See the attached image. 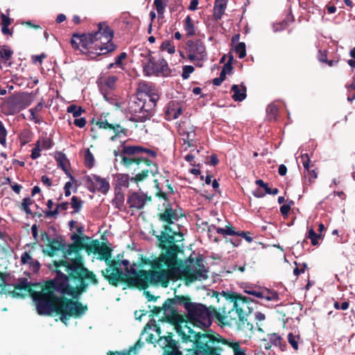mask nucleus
Segmentation results:
<instances>
[{
    "label": "nucleus",
    "mask_w": 355,
    "mask_h": 355,
    "mask_svg": "<svg viewBox=\"0 0 355 355\" xmlns=\"http://www.w3.org/2000/svg\"><path fill=\"white\" fill-rule=\"evenodd\" d=\"M54 266L55 276L43 282L32 283L21 277L17 284L10 285L6 282V274L0 272V293L14 298L29 295L39 315L55 313L64 323L71 318L82 317L88 307L78 299L87 291L89 282L98 284L96 275L83 266L80 259L73 260L71 263L66 260L54 261Z\"/></svg>",
    "instance_id": "obj_1"
},
{
    "label": "nucleus",
    "mask_w": 355,
    "mask_h": 355,
    "mask_svg": "<svg viewBox=\"0 0 355 355\" xmlns=\"http://www.w3.org/2000/svg\"><path fill=\"white\" fill-rule=\"evenodd\" d=\"M186 329V333L181 329L178 331L181 338V348L187 352L185 355H221L220 353L223 349L220 344L231 347L234 355H246L239 342H231L219 334L196 332L189 328Z\"/></svg>",
    "instance_id": "obj_2"
},
{
    "label": "nucleus",
    "mask_w": 355,
    "mask_h": 355,
    "mask_svg": "<svg viewBox=\"0 0 355 355\" xmlns=\"http://www.w3.org/2000/svg\"><path fill=\"white\" fill-rule=\"evenodd\" d=\"M154 182L157 190L155 196L164 200L162 205L158 207L157 218L161 222L164 223L161 234L156 236L158 246L159 248H165V244L169 246L177 245V242L183 240V234L180 232L173 230L171 225L178 221L180 218L184 216V214L182 213V209L180 207L177 206L176 208H173L169 202L168 193L173 194L174 193L169 180H166L168 192L163 191L161 189L157 180H155Z\"/></svg>",
    "instance_id": "obj_3"
},
{
    "label": "nucleus",
    "mask_w": 355,
    "mask_h": 355,
    "mask_svg": "<svg viewBox=\"0 0 355 355\" xmlns=\"http://www.w3.org/2000/svg\"><path fill=\"white\" fill-rule=\"evenodd\" d=\"M121 148L120 162L127 169L132 170L133 182H144L149 174L155 176L158 173L157 164L148 158H155L156 151L137 145H123Z\"/></svg>",
    "instance_id": "obj_4"
},
{
    "label": "nucleus",
    "mask_w": 355,
    "mask_h": 355,
    "mask_svg": "<svg viewBox=\"0 0 355 355\" xmlns=\"http://www.w3.org/2000/svg\"><path fill=\"white\" fill-rule=\"evenodd\" d=\"M165 248L162 250L161 254L158 257L150 260L149 258L141 255L139 258L137 266L144 267L150 266V270H145L146 271H154L157 274L153 277V279L147 278L144 281L146 282L147 288L150 285H161L164 288L168 286L171 277L174 274L173 266L175 261V252L177 248L175 245H168L165 244Z\"/></svg>",
    "instance_id": "obj_5"
},
{
    "label": "nucleus",
    "mask_w": 355,
    "mask_h": 355,
    "mask_svg": "<svg viewBox=\"0 0 355 355\" xmlns=\"http://www.w3.org/2000/svg\"><path fill=\"white\" fill-rule=\"evenodd\" d=\"M177 248L175 252V261L173 266L174 274L171 277V280L178 279L184 280L187 285L201 279H206L208 278V270L203 264V259L198 256L196 258L194 265L196 269H192L188 264H184L183 261L178 258V254L182 253L183 250L179 245H175Z\"/></svg>",
    "instance_id": "obj_6"
},
{
    "label": "nucleus",
    "mask_w": 355,
    "mask_h": 355,
    "mask_svg": "<svg viewBox=\"0 0 355 355\" xmlns=\"http://www.w3.org/2000/svg\"><path fill=\"white\" fill-rule=\"evenodd\" d=\"M237 298L234 302L236 305L234 315H230V320L234 321L239 329L252 331L254 326L248 321V317L252 311L250 304L256 301L251 297L243 296L239 293L237 294Z\"/></svg>",
    "instance_id": "obj_7"
},
{
    "label": "nucleus",
    "mask_w": 355,
    "mask_h": 355,
    "mask_svg": "<svg viewBox=\"0 0 355 355\" xmlns=\"http://www.w3.org/2000/svg\"><path fill=\"white\" fill-rule=\"evenodd\" d=\"M236 293L222 291L221 293L215 292L217 302L220 304L216 309L214 307L213 313L214 317L220 322L225 323V320L230 318V315H234L236 305L234 304L237 298Z\"/></svg>",
    "instance_id": "obj_8"
},
{
    "label": "nucleus",
    "mask_w": 355,
    "mask_h": 355,
    "mask_svg": "<svg viewBox=\"0 0 355 355\" xmlns=\"http://www.w3.org/2000/svg\"><path fill=\"white\" fill-rule=\"evenodd\" d=\"M167 306H169L171 309V315L168 318V321L175 325L176 332L178 334V329H181L182 331L187 332L186 328L191 329L187 326V322L184 320L183 315L179 314L174 307L176 304H182L184 306L187 313L194 304L191 302V299L188 296L184 295H175L173 298H168Z\"/></svg>",
    "instance_id": "obj_9"
},
{
    "label": "nucleus",
    "mask_w": 355,
    "mask_h": 355,
    "mask_svg": "<svg viewBox=\"0 0 355 355\" xmlns=\"http://www.w3.org/2000/svg\"><path fill=\"white\" fill-rule=\"evenodd\" d=\"M94 50H99L97 55H105L113 52L116 45L112 42L114 31L105 23L98 24V30L94 33Z\"/></svg>",
    "instance_id": "obj_10"
},
{
    "label": "nucleus",
    "mask_w": 355,
    "mask_h": 355,
    "mask_svg": "<svg viewBox=\"0 0 355 355\" xmlns=\"http://www.w3.org/2000/svg\"><path fill=\"white\" fill-rule=\"evenodd\" d=\"M128 112L131 114L130 120L133 122H145L154 114V105L147 103L139 97H134L128 102Z\"/></svg>",
    "instance_id": "obj_11"
},
{
    "label": "nucleus",
    "mask_w": 355,
    "mask_h": 355,
    "mask_svg": "<svg viewBox=\"0 0 355 355\" xmlns=\"http://www.w3.org/2000/svg\"><path fill=\"white\" fill-rule=\"evenodd\" d=\"M214 307L210 306L207 308L202 304L194 303L189 312L187 316L193 326L200 328H208L212 322V318Z\"/></svg>",
    "instance_id": "obj_12"
},
{
    "label": "nucleus",
    "mask_w": 355,
    "mask_h": 355,
    "mask_svg": "<svg viewBox=\"0 0 355 355\" xmlns=\"http://www.w3.org/2000/svg\"><path fill=\"white\" fill-rule=\"evenodd\" d=\"M101 275L112 286L117 287L123 283L129 288H139L137 282L140 279L139 277H132L125 271L123 272L120 267H114L111 271L110 268H105L101 270Z\"/></svg>",
    "instance_id": "obj_13"
},
{
    "label": "nucleus",
    "mask_w": 355,
    "mask_h": 355,
    "mask_svg": "<svg viewBox=\"0 0 355 355\" xmlns=\"http://www.w3.org/2000/svg\"><path fill=\"white\" fill-rule=\"evenodd\" d=\"M143 73L146 76L167 77L171 76V69L164 58L156 60L149 52L146 55V61L143 62Z\"/></svg>",
    "instance_id": "obj_14"
},
{
    "label": "nucleus",
    "mask_w": 355,
    "mask_h": 355,
    "mask_svg": "<svg viewBox=\"0 0 355 355\" xmlns=\"http://www.w3.org/2000/svg\"><path fill=\"white\" fill-rule=\"evenodd\" d=\"M185 51L187 59L195 62L196 67H202V62L207 60L205 45L200 39L188 40L186 42Z\"/></svg>",
    "instance_id": "obj_15"
},
{
    "label": "nucleus",
    "mask_w": 355,
    "mask_h": 355,
    "mask_svg": "<svg viewBox=\"0 0 355 355\" xmlns=\"http://www.w3.org/2000/svg\"><path fill=\"white\" fill-rule=\"evenodd\" d=\"M121 266L123 265L125 267V271L132 277H139L140 279L138 281L137 284L139 285V289L140 290H146L147 289V285L144 279L149 278V279H153V277L155 276L157 273L154 271H146L144 269H140L137 270L136 267H137V264L134 263L132 265L130 266V261L127 259L120 260Z\"/></svg>",
    "instance_id": "obj_16"
},
{
    "label": "nucleus",
    "mask_w": 355,
    "mask_h": 355,
    "mask_svg": "<svg viewBox=\"0 0 355 355\" xmlns=\"http://www.w3.org/2000/svg\"><path fill=\"white\" fill-rule=\"evenodd\" d=\"M137 95L142 96L143 94L148 97L147 103H151L154 105V109L156 107L157 102L159 99V89L155 85L150 82L141 81L139 83L137 89ZM142 98V97H141Z\"/></svg>",
    "instance_id": "obj_17"
},
{
    "label": "nucleus",
    "mask_w": 355,
    "mask_h": 355,
    "mask_svg": "<svg viewBox=\"0 0 355 355\" xmlns=\"http://www.w3.org/2000/svg\"><path fill=\"white\" fill-rule=\"evenodd\" d=\"M31 103V100L28 94L13 95L8 98L6 104L11 114L19 112L28 107Z\"/></svg>",
    "instance_id": "obj_18"
},
{
    "label": "nucleus",
    "mask_w": 355,
    "mask_h": 355,
    "mask_svg": "<svg viewBox=\"0 0 355 355\" xmlns=\"http://www.w3.org/2000/svg\"><path fill=\"white\" fill-rule=\"evenodd\" d=\"M71 44L73 49H79L82 47L84 49L88 50L89 53H94L90 49H94V33L87 34H78L73 33L71 39Z\"/></svg>",
    "instance_id": "obj_19"
},
{
    "label": "nucleus",
    "mask_w": 355,
    "mask_h": 355,
    "mask_svg": "<svg viewBox=\"0 0 355 355\" xmlns=\"http://www.w3.org/2000/svg\"><path fill=\"white\" fill-rule=\"evenodd\" d=\"M152 201V196L143 192H132L127 199V204L132 210L142 209L145 205Z\"/></svg>",
    "instance_id": "obj_20"
},
{
    "label": "nucleus",
    "mask_w": 355,
    "mask_h": 355,
    "mask_svg": "<svg viewBox=\"0 0 355 355\" xmlns=\"http://www.w3.org/2000/svg\"><path fill=\"white\" fill-rule=\"evenodd\" d=\"M244 293L258 299L266 300L267 301H277L279 300L277 292L272 291L266 288L246 287L244 289Z\"/></svg>",
    "instance_id": "obj_21"
},
{
    "label": "nucleus",
    "mask_w": 355,
    "mask_h": 355,
    "mask_svg": "<svg viewBox=\"0 0 355 355\" xmlns=\"http://www.w3.org/2000/svg\"><path fill=\"white\" fill-rule=\"evenodd\" d=\"M173 334L168 333L166 336L160 337L156 342L164 349V355H182L179 350L177 342L173 339Z\"/></svg>",
    "instance_id": "obj_22"
},
{
    "label": "nucleus",
    "mask_w": 355,
    "mask_h": 355,
    "mask_svg": "<svg viewBox=\"0 0 355 355\" xmlns=\"http://www.w3.org/2000/svg\"><path fill=\"white\" fill-rule=\"evenodd\" d=\"M87 182L90 184L88 189L91 192H95L97 190L103 194H106L110 188L109 182L105 179L97 175L87 177Z\"/></svg>",
    "instance_id": "obj_23"
},
{
    "label": "nucleus",
    "mask_w": 355,
    "mask_h": 355,
    "mask_svg": "<svg viewBox=\"0 0 355 355\" xmlns=\"http://www.w3.org/2000/svg\"><path fill=\"white\" fill-rule=\"evenodd\" d=\"M96 125L98 128L112 130L114 134L110 137V139L113 141L116 137H119L121 135H123L124 136L128 135V130L127 128H123L119 123H110L107 119L103 120L100 119L96 123Z\"/></svg>",
    "instance_id": "obj_24"
},
{
    "label": "nucleus",
    "mask_w": 355,
    "mask_h": 355,
    "mask_svg": "<svg viewBox=\"0 0 355 355\" xmlns=\"http://www.w3.org/2000/svg\"><path fill=\"white\" fill-rule=\"evenodd\" d=\"M302 162L305 169L304 178H308L309 184H311L318 177V173L315 168H311L313 165L310 166V157L307 153H304L301 156Z\"/></svg>",
    "instance_id": "obj_25"
},
{
    "label": "nucleus",
    "mask_w": 355,
    "mask_h": 355,
    "mask_svg": "<svg viewBox=\"0 0 355 355\" xmlns=\"http://www.w3.org/2000/svg\"><path fill=\"white\" fill-rule=\"evenodd\" d=\"M21 264L28 265L29 268L35 273L39 272L41 267L40 262L31 256L30 252H24L21 254Z\"/></svg>",
    "instance_id": "obj_26"
},
{
    "label": "nucleus",
    "mask_w": 355,
    "mask_h": 355,
    "mask_svg": "<svg viewBox=\"0 0 355 355\" xmlns=\"http://www.w3.org/2000/svg\"><path fill=\"white\" fill-rule=\"evenodd\" d=\"M65 246L64 243L62 239H51L47 245L48 250H44L43 252L48 254L49 257H53L56 252L59 250H64Z\"/></svg>",
    "instance_id": "obj_27"
},
{
    "label": "nucleus",
    "mask_w": 355,
    "mask_h": 355,
    "mask_svg": "<svg viewBox=\"0 0 355 355\" xmlns=\"http://www.w3.org/2000/svg\"><path fill=\"white\" fill-rule=\"evenodd\" d=\"M55 158L58 163V166L63 170V171L69 178H70L71 180L76 182L74 177L70 173V172L68 170V166L70 164L65 154H64L62 152H58Z\"/></svg>",
    "instance_id": "obj_28"
},
{
    "label": "nucleus",
    "mask_w": 355,
    "mask_h": 355,
    "mask_svg": "<svg viewBox=\"0 0 355 355\" xmlns=\"http://www.w3.org/2000/svg\"><path fill=\"white\" fill-rule=\"evenodd\" d=\"M83 244H80L76 243H73L71 244H69L68 245V248H66L65 246L64 247V250H62V252L64 254V257H67V256L71 255L73 253L77 254L76 257L75 259H80L81 263L84 266V264L83 263V258L82 257L78 254V252L81 250H83ZM74 260V259H71L70 262H68L69 263H71L72 261Z\"/></svg>",
    "instance_id": "obj_29"
},
{
    "label": "nucleus",
    "mask_w": 355,
    "mask_h": 355,
    "mask_svg": "<svg viewBox=\"0 0 355 355\" xmlns=\"http://www.w3.org/2000/svg\"><path fill=\"white\" fill-rule=\"evenodd\" d=\"M231 92L233 93L232 98L234 101L241 102L247 96V88L243 83L241 85H233L231 87Z\"/></svg>",
    "instance_id": "obj_30"
},
{
    "label": "nucleus",
    "mask_w": 355,
    "mask_h": 355,
    "mask_svg": "<svg viewBox=\"0 0 355 355\" xmlns=\"http://www.w3.org/2000/svg\"><path fill=\"white\" fill-rule=\"evenodd\" d=\"M144 345V343L139 338L134 345L129 347L128 350L121 352H108L107 355H137L138 349H141Z\"/></svg>",
    "instance_id": "obj_31"
},
{
    "label": "nucleus",
    "mask_w": 355,
    "mask_h": 355,
    "mask_svg": "<svg viewBox=\"0 0 355 355\" xmlns=\"http://www.w3.org/2000/svg\"><path fill=\"white\" fill-rule=\"evenodd\" d=\"M130 180L132 181L128 174L117 173L115 175L114 191H121L123 187L128 188Z\"/></svg>",
    "instance_id": "obj_32"
},
{
    "label": "nucleus",
    "mask_w": 355,
    "mask_h": 355,
    "mask_svg": "<svg viewBox=\"0 0 355 355\" xmlns=\"http://www.w3.org/2000/svg\"><path fill=\"white\" fill-rule=\"evenodd\" d=\"M268 341L274 346L277 347L282 352H285L287 349V345L284 340L283 338L277 333L268 334Z\"/></svg>",
    "instance_id": "obj_33"
},
{
    "label": "nucleus",
    "mask_w": 355,
    "mask_h": 355,
    "mask_svg": "<svg viewBox=\"0 0 355 355\" xmlns=\"http://www.w3.org/2000/svg\"><path fill=\"white\" fill-rule=\"evenodd\" d=\"M227 0H215L213 17L216 21L220 19L227 8Z\"/></svg>",
    "instance_id": "obj_34"
},
{
    "label": "nucleus",
    "mask_w": 355,
    "mask_h": 355,
    "mask_svg": "<svg viewBox=\"0 0 355 355\" xmlns=\"http://www.w3.org/2000/svg\"><path fill=\"white\" fill-rule=\"evenodd\" d=\"M13 51L8 46H0V63H3L7 66H10L11 62L8 61L10 60Z\"/></svg>",
    "instance_id": "obj_35"
},
{
    "label": "nucleus",
    "mask_w": 355,
    "mask_h": 355,
    "mask_svg": "<svg viewBox=\"0 0 355 355\" xmlns=\"http://www.w3.org/2000/svg\"><path fill=\"white\" fill-rule=\"evenodd\" d=\"M167 301L166 300L162 306H154L153 309L150 311L151 313L150 316L154 317L157 316L162 311H164V317L168 321V318L171 315V309L169 306H167Z\"/></svg>",
    "instance_id": "obj_36"
},
{
    "label": "nucleus",
    "mask_w": 355,
    "mask_h": 355,
    "mask_svg": "<svg viewBox=\"0 0 355 355\" xmlns=\"http://www.w3.org/2000/svg\"><path fill=\"white\" fill-rule=\"evenodd\" d=\"M69 202H64L57 204L54 210H46L44 211L46 218L55 217L61 211H66L69 208Z\"/></svg>",
    "instance_id": "obj_37"
},
{
    "label": "nucleus",
    "mask_w": 355,
    "mask_h": 355,
    "mask_svg": "<svg viewBox=\"0 0 355 355\" xmlns=\"http://www.w3.org/2000/svg\"><path fill=\"white\" fill-rule=\"evenodd\" d=\"M184 30L187 33V37H192L196 35V28L193 23V20L189 15H187L185 19L184 20Z\"/></svg>",
    "instance_id": "obj_38"
},
{
    "label": "nucleus",
    "mask_w": 355,
    "mask_h": 355,
    "mask_svg": "<svg viewBox=\"0 0 355 355\" xmlns=\"http://www.w3.org/2000/svg\"><path fill=\"white\" fill-rule=\"evenodd\" d=\"M112 250L110 247L102 243V245L101 246L98 252L99 255L98 259L100 260H103L105 262H107V260L112 257Z\"/></svg>",
    "instance_id": "obj_39"
},
{
    "label": "nucleus",
    "mask_w": 355,
    "mask_h": 355,
    "mask_svg": "<svg viewBox=\"0 0 355 355\" xmlns=\"http://www.w3.org/2000/svg\"><path fill=\"white\" fill-rule=\"evenodd\" d=\"M101 245L102 243L98 240H93L89 244L84 243L83 250H85L88 254L91 252L98 254Z\"/></svg>",
    "instance_id": "obj_40"
},
{
    "label": "nucleus",
    "mask_w": 355,
    "mask_h": 355,
    "mask_svg": "<svg viewBox=\"0 0 355 355\" xmlns=\"http://www.w3.org/2000/svg\"><path fill=\"white\" fill-rule=\"evenodd\" d=\"M114 198L112 200L113 205H115V207L118 209H121L123 205L125 197L124 194L121 191H114Z\"/></svg>",
    "instance_id": "obj_41"
},
{
    "label": "nucleus",
    "mask_w": 355,
    "mask_h": 355,
    "mask_svg": "<svg viewBox=\"0 0 355 355\" xmlns=\"http://www.w3.org/2000/svg\"><path fill=\"white\" fill-rule=\"evenodd\" d=\"M67 112L72 114L73 117L78 118L83 113L85 112V110L80 106L73 104L67 107Z\"/></svg>",
    "instance_id": "obj_42"
},
{
    "label": "nucleus",
    "mask_w": 355,
    "mask_h": 355,
    "mask_svg": "<svg viewBox=\"0 0 355 355\" xmlns=\"http://www.w3.org/2000/svg\"><path fill=\"white\" fill-rule=\"evenodd\" d=\"M216 231L218 234H222L223 236L230 235L234 236L238 234V232H236L234 227L230 225H227L225 228L218 227L216 228Z\"/></svg>",
    "instance_id": "obj_43"
},
{
    "label": "nucleus",
    "mask_w": 355,
    "mask_h": 355,
    "mask_svg": "<svg viewBox=\"0 0 355 355\" xmlns=\"http://www.w3.org/2000/svg\"><path fill=\"white\" fill-rule=\"evenodd\" d=\"M287 339L288 343L291 345V347L295 351L299 349V340H300V336L299 335H294L293 333H289L287 336Z\"/></svg>",
    "instance_id": "obj_44"
},
{
    "label": "nucleus",
    "mask_w": 355,
    "mask_h": 355,
    "mask_svg": "<svg viewBox=\"0 0 355 355\" xmlns=\"http://www.w3.org/2000/svg\"><path fill=\"white\" fill-rule=\"evenodd\" d=\"M70 204L73 209V213H78L83 207V201L78 197L73 196L71 199Z\"/></svg>",
    "instance_id": "obj_45"
},
{
    "label": "nucleus",
    "mask_w": 355,
    "mask_h": 355,
    "mask_svg": "<svg viewBox=\"0 0 355 355\" xmlns=\"http://www.w3.org/2000/svg\"><path fill=\"white\" fill-rule=\"evenodd\" d=\"M168 0H154V6L159 16L163 15Z\"/></svg>",
    "instance_id": "obj_46"
},
{
    "label": "nucleus",
    "mask_w": 355,
    "mask_h": 355,
    "mask_svg": "<svg viewBox=\"0 0 355 355\" xmlns=\"http://www.w3.org/2000/svg\"><path fill=\"white\" fill-rule=\"evenodd\" d=\"M34 202V200L31 199L30 197L25 198L22 200V202L21 203V205L19 206V208L24 211L26 214H31V209L30 208V206L33 205Z\"/></svg>",
    "instance_id": "obj_47"
},
{
    "label": "nucleus",
    "mask_w": 355,
    "mask_h": 355,
    "mask_svg": "<svg viewBox=\"0 0 355 355\" xmlns=\"http://www.w3.org/2000/svg\"><path fill=\"white\" fill-rule=\"evenodd\" d=\"M7 135L8 131L0 120V144L4 148L7 147Z\"/></svg>",
    "instance_id": "obj_48"
},
{
    "label": "nucleus",
    "mask_w": 355,
    "mask_h": 355,
    "mask_svg": "<svg viewBox=\"0 0 355 355\" xmlns=\"http://www.w3.org/2000/svg\"><path fill=\"white\" fill-rule=\"evenodd\" d=\"M85 164L88 168H92L94 165V157L89 149H87L85 151Z\"/></svg>",
    "instance_id": "obj_49"
},
{
    "label": "nucleus",
    "mask_w": 355,
    "mask_h": 355,
    "mask_svg": "<svg viewBox=\"0 0 355 355\" xmlns=\"http://www.w3.org/2000/svg\"><path fill=\"white\" fill-rule=\"evenodd\" d=\"M234 51L239 58L242 59L246 55V48L245 44L244 42H238V44L234 47Z\"/></svg>",
    "instance_id": "obj_50"
},
{
    "label": "nucleus",
    "mask_w": 355,
    "mask_h": 355,
    "mask_svg": "<svg viewBox=\"0 0 355 355\" xmlns=\"http://www.w3.org/2000/svg\"><path fill=\"white\" fill-rule=\"evenodd\" d=\"M160 49L166 51L170 54H173L175 51V47L170 40H164L160 46Z\"/></svg>",
    "instance_id": "obj_51"
},
{
    "label": "nucleus",
    "mask_w": 355,
    "mask_h": 355,
    "mask_svg": "<svg viewBox=\"0 0 355 355\" xmlns=\"http://www.w3.org/2000/svg\"><path fill=\"white\" fill-rule=\"evenodd\" d=\"M322 237V234H317L313 230V229L311 228L309 230L307 238L311 239V244L313 245H318L319 242L318 239Z\"/></svg>",
    "instance_id": "obj_52"
},
{
    "label": "nucleus",
    "mask_w": 355,
    "mask_h": 355,
    "mask_svg": "<svg viewBox=\"0 0 355 355\" xmlns=\"http://www.w3.org/2000/svg\"><path fill=\"white\" fill-rule=\"evenodd\" d=\"M175 112V103H168L166 109L165 110V119L166 120L171 121L175 119L176 117H173V114Z\"/></svg>",
    "instance_id": "obj_53"
},
{
    "label": "nucleus",
    "mask_w": 355,
    "mask_h": 355,
    "mask_svg": "<svg viewBox=\"0 0 355 355\" xmlns=\"http://www.w3.org/2000/svg\"><path fill=\"white\" fill-rule=\"evenodd\" d=\"M181 135L183 136V140L192 141V139H195L196 131L195 128L191 126L189 130L184 131L183 130Z\"/></svg>",
    "instance_id": "obj_54"
},
{
    "label": "nucleus",
    "mask_w": 355,
    "mask_h": 355,
    "mask_svg": "<svg viewBox=\"0 0 355 355\" xmlns=\"http://www.w3.org/2000/svg\"><path fill=\"white\" fill-rule=\"evenodd\" d=\"M148 329H151V325L149 323H147L145 325L144 329V331L141 333V336H144V334H146L147 336H146V337L145 338L146 342L148 343H154V342L155 341L154 335L153 334H151V333L146 332V330Z\"/></svg>",
    "instance_id": "obj_55"
},
{
    "label": "nucleus",
    "mask_w": 355,
    "mask_h": 355,
    "mask_svg": "<svg viewBox=\"0 0 355 355\" xmlns=\"http://www.w3.org/2000/svg\"><path fill=\"white\" fill-rule=\"evenodd\" d=\"M294 204V202L293 200H289L288 204L283 205L280 207V212L282 215L286 218L288 216V213L291 210V207Z\"/></svg>",
    "instance_id": "obj_56"
},
{
    "label": "nucleus",
    "mask_w": 355,
    "mask_h": 355,
    "mask_svg": "<svg viewBox=\"0 0 355 355\" xmlns=\"http://www.w3.org/2000/svg\"><path fill=\"white\" fill-rule=\"evenodd\" d=\"M194 67L191 65H186L183 67L182 77L183 79H187L189 75L194 71Z\"/></svg>",
    "instance_id": "obj_57"
},
{
    "label": "nucleus",
    "mask_w": 355,
    "mask_h": 355,
    "mask_svg": "<svg viewBox=\"0 0 355 355\" xmlns=\"http://www.w3.org/2000/svg\"><path fill=\"white\" fill-rule=\"evenodd\" d=\"M71 239L74 241L73 243L77 242L78 243H80V244H84L85 241H88L89 240V237H88L87 236H84L81 237L76 234H73L71 236Z\"/></svg>",
    "instance_id": "obj_58"
},
{
    "label": "nucleus",
    "mask_w": 355,
    "mask_h": 355,
    "mask_svg": "<svg viewBox=\"0 0 355 355\" xmlns=\"http://www.w3.org/2000/svg\"><path fill=\"white\" fill-rule=\"evenodd\" d=\"M117 80L118 78L116 76H109L106 78L105 84L107 87L113 89Z\"/></svg>",
    "instance_id": "obj_59"
},
{
    "label": "nucleus",
    "mask_w": 355,
    "mask_h": 355,
    "mask_svg": "<svg viewBox=\"0 0 355 355\" xmlns=\"http://www.w3.org/2000/svg\"><path fill=\"white\" fill-rule=\"evenodd\" d=\"M53 145V142L52 139L49 137H44L42 139V148L44 149H49L51 148Z\"/></svg>",
    "instance_id": "obj_60"
},
{
    "label": "nucleus",
    "mask_w": 355,
    "mask_h": 355,
    "mask_svg": "<svg viewBox=\"0 0 355 355\" xmlns=\"http://www.w3.org/2000/svg\"><path fill=\"white\" fill-rule=\"evenodd\" d=\"M40 141H38L35 145V147L32 150L31 157L33 159H35L40 157Z\"/></svg>",
    "instance_id": "obj_61"
},
{
    "label": "nucleus",
    "mask_w": 355,
    "mask_h": 355,
    "mask_svg": "<svg viewBox=\"0 0 355 355\" xmlns=\"http://www.w3.org/2000/svg\"><path fill=\"white\" fill-rule=\"evenodd\" d=\"M106 265L107 266V268H110V271L114 268V267H120V260H114L109 259L107 260V262H105Z\"/></svg>",
    "instance_id": "obj_62"
},
{
    "label": "nucleus",
    "mask_w": 355,
    "mask_h": 355,
    "mask_svg": "<svg viewBox=\"0 0 355 355\" xmlns=\"http://www.w3.org/2000/svg\"><path fill=\"white\" fill-rule=\"evenodd\" d=\"M86 123H87V121H86L85 118H84V117L76 118L73 121V124L80 128H84L85 126Z\"/></svg>",
    "instance_id": "obj_63"
},
{
    "label": "nucleus",
    "mask_w": 355,
    "mask_h": 355,
    "mask_svg": "<svg viewBox=\"0 0 355 355\" xmlns=\"http://www.w3.org/2000/svg\"><path fill=\"white\" fill-rule=\"evenodd\" d=\"M2 26H9L11 24V19L3 13L1 15Z\"/></svg>",
    "instance_id": "obj_64"
}]
</instances>
